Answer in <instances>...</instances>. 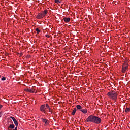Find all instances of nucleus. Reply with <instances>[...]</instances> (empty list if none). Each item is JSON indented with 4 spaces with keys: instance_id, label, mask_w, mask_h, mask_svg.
<instances>
[{
    "instance_id": "obj_23",
    "label": "nucleus",
    "mask_w": 130,
    "mask_h": 130,
    "mask_svg": "<svg viewBox=\"0 0 130 130\" xmlns=\"http://www.w3.org/2000/svg\"><path fill=\"white\" fill-rule=\"evenodd\" d=\"M2 115H3V114H2V112H0V117H2Z\"/></svg>"
},
{
    "instance_id": "obj_26",
    "label": "nucleus",
    "mask_w": 130,
    "mask_h": 130,
    "mask_svg": "<svg viewBox=\"0 0 130 130\" xmlns=\"http://www.w3.org/2000/svg\"><path fill=\"white\" fill-rule=\"evenodd\" d=\"M2 76L0 75V78H1Z\"/></svg>"
},
{
    "instance_id": "obj_5",
    "label": "nucleus",
    "mask_w": 130,
    "mask_h": 130,
    "mask_svg": "<svg viewBox=\"0 0 130 130\" xmlns=\"http://www.w3.org/2000/svg\"><path fill=\"white\" fill-rule=\"evenodd\" d=\"M10 118H11V119H12V120L13 121V122H14V124L16 125V126H18V121H17V120H16L15 117L11 116Z\"/></svg>"
},
{
    "instance_id": "obj_14",
    "label": "nucleus",
    "mask_w": 130,
    "mask_h": 130,
    "mask_svg": "<svg viewBox=\"0 0 130 130\" xmlns=\"http://www.w3.org/2000/svg\"><path fill=\"white\" fill-rule=\"evenodd\" d=\"M125 112H126L127 113L130 112V108H126L125 110Z\"/></svg>"
},
{
    "instance_id": "obj_18",
    "label": "nucleus",
    "mask_w": 130,
    "mask_h": 130,
    "mask_svg": "<svg viewBox=\"0 0 130 130\" xmlns=\"http://www.w3.org/2000/svg\"><path fill=\"white\" fill-rule=\"evenodd\" d=\"M43 13H44L45 15H46V14H47V10L44 11Z\"/></svg>"
},
{
    "instance_id": "obj_16",
    "label": "nucleus",
    "mask_w": 130,
    "mask_h": 130,
    "mask_svg": "<svg viewBox=\"0 0 130 130\" xmlns=\"http://www.w3.org/2000/svg\"><path fill=\"white\" fill-rule=\"evenodd\" d=\"M36 30L37 31V34H39V33H40V30H39V29L36 28Z\"/></svg>"
},
{
    "instance_id": "obj_10",
    "label": "nucleus",
    "mask_w": 130,
    "mask_h": 130,
    "mask_svg": "<svg viewBox=\"0 0 130 130\" xmlns=\"http://www.w3.org/2000/svg\"><path fill=\"white\" fill-rule=\"evenodd\" d=\"M81 112H82L83 113H84V114H86V113H87V112H88V110L86 109H81Z\"/></svg>"
},
{
    "instance_id": "obj_15",
    "label": "nucleus",
    "mask_w": 130,
    "mask_h": 130,
    "mask_svg": "<svg viewBox=\"0 0 130 130\" xmlns=\"http://www.w3.org/2000/svg\"><path fill=\"white\" fill-rule=\"evenodd\" d=\"M47 110L48 111H49V112H52V110L50 108V107H49V108H47Z\"/></svg>"
},
{
    "instance_id": "obj_19",
    "label": "nucleus",
    "mask_w": 130,
    "mask_h": 130,
    "mask_svg": "<svg viewBox=\"0 0 130 130\" xmlns=\"http://www.w3.org/2000/svg\"><path fill=\"white\" fill-rule=\"evenodd\" d=\"M2 81H6V77H3L2 79H1Z\"/></svg>"
},
{
    "instance_id": "obj_20",
    "label": "nucleus",
    "mask_w": 130,
    "mask_h": 130,
    "mask_svg": "<svg viewBox=\"0 0 130 130\" xmlns=\"http://www.w3.org/2000/svg\"><path fill=\"white\" fill-rule=\"evenodd\" d=\"M42 15H43V17H45V14L44 13V12L41 13Z\"/></svg>"
},
{
    "instance_id": "obj_17",
    "label": "nucleus",
    "mask_w": 130,
    "mask_h": 130,
    "mask_svg": "<svg viewBox=\"0 0 130 130\" xmlns=\"http://www.w3.org/2000/svg\"><path fill=\"white\" fill-rule=\"evenodd\" d=\"M55 3H56V4H60L59 0H55Z\"/></svg>"
},
{
    "instance_id": "obj_24",
    "label": "nucleus",
    "mask_w": 130,
    "mask_h": 130,
    "mask_svg": "<svg viewBox=\"0 0 130 130\" xmlns=\"http://www.w3.org/2000/svg\"><path fill=\"white\" fill-rule=\"evenodd\" d=\"M2 107H3V106L2 105H0V109L1 108H2Z\"/></svg>"
},
{
    "instance_id": "obj_13",
    "label": "nucleus",
    "mask_w": 130,
    "mask_h": 130,
    "mask_svg": "<svg viewBox=\"0 0 130 130\" xmlns=\"http://www.w3.org/2000/svg\"><path fill=\"white\" fill-rule=\"evenodd\" d=\"M76 111H77V109L74 108V109L73 110V111L72 112V115H75V114H76Z\"/></svg>"
},
{
    "instance_id": "obj_2",
    "label": "nucleus",
    "mask_w": 130,
    "mask_h": 130,
    "mask_svg": "<svg viewBox=\"0 0 130 130\" xmlns=\"http://www.w3.org/2000/svg\"><path fill=\"white\" fill-rule=\"evenodd\" d=\"M108 96L113 99V100H116L117 99V93L114 91H111L107 94Z\"/></svg>"
},
{
    "instance_id": "obj_9",
    "label": "nucleus",
    "mask_w": 130,
    "mask_h": 130,
    "mask_svg": "<svg viewBox=\"0 0 130 130\" xmlns=\"http://www.w3.org/2000/svg\"><path fill=\"white\" fill-rule=\"evenodd\" d=\"M26 92H29V93H34V90L33 89H25Z\"/></svg>"
},
{
    "instance_id": "obj_11",
    "label": "nucleus",
    "mask_w": 130,
    "mask_h": 130,
    "mask_svg": "<svg viewBox=\"0 0 130 130\" xmlns=\"http://www.w3.org/2000/svg\"><path fill=\"white\" fill-rule=\"evenodd\" d=\"M76 108H77V109H78V110H80V111H81V110L83 108H82V106H81V105H77L76 106Z\"/></svg>"
},
{
    "instance_id": "obj_21",
    "label": "nucleus",
    "mask_w": 130,
    "mask_h": 130,
    "mask_svg": "<svg viewBox=\"0 0 130 130\" xmlns=\"http://www.w3.org/2000/svg\"><path fill=\"white\" fill-rule=\"evenodd\" d=\"M46 37H47L48 38H49V37H50V36L48 35H46Z\"/></svg>"
},
{
    "instance_id": "obj_1",
    "label": "nucleus",
    "mask_w": 130,
    "mask_h": 130,
    "mask_svg": "<svg viewBox=\"0 0 130 130\" xmlns=\"http://www.w3.org/2000/svg\"><path fill=\"white\" fill-rule=\"evenodd\" d=\"M101 118L94 115H90L86 120V122H92L96 124H99L101 123Z\"/></svg>"
},
{
    "instance_id": "obj_8",
    "label": "nucleus",
    "mask_w": 130,
    "mask_h": 130,
    "mask_svg": "<svg viewBox=\"0 0 130 130\" xmlns=\"http://www.w3.org/2000/svg\"><path fill=\"white\" fill-rule=\"evenodd\" d=\"M42 18H44L43 14L42 13H39L37 16V19H41Z\"/></svg>"
},
{
    "instance_id": "obj_25",
    "label": "nucleus",
    "mask_w": 130,
    "mask_h": 130,
    "mask_svg": "<svg viewBox=\"0 0 130 130\" xmlns=\"http://www.w3.org/2000/svg\"><path fill=\"white\" fill-rule=\"evenodd\" d=\"M17 128H17V126H16L14 129H17Z\"/></svg>"
},
{
    "instance_id": "obj_12",
    "label": "nucleus",
    "mask_w": 130,
    "mask_h": 130,
    "mask_svg": "<svg viewBox=\"0 0 130 130\" xmlns=\"http://www.w3.org/2000/svg\"><path fill=\"white\" fill-rule=\"evenodd\" d=\"M43 122H44L45 124H48V120L46 119H42Z\"/></svg>"
},
{
    "instance_id": "obj_3",
    "label": "nucleus",
    "mask_w": 130,
    "mask_h": 130,
    "mask_svg": "<svg viewBox=\"0 0 130 130\" xmlns=\"http://www.w3.org/2000/svg\"><path fill=\"white\" fill-rule=\"evenodd\" d=\"M47 108H49V105H48V104H44L41 106L40 110L42 112H44V113H45L46 112V109H47Z\"/></svg>"
},
{
    "instance_id": "obj_6",
    "label": "nucleus",
    "mask_w": 130,
    "mask_h": 130,
    "mask_svg": "<svg viewBox=\"0 0 130 130\" xmlns=\"http://www.w3.org/2000/svg\"><path fill=\"white\" fill-rule=\"evenodd\" d=\"M63 20L66 22V23H69L71 21V18L69 17H64Z\"/></svg>"
},
{
    "instance_id": "obj_22",
    "label": "nucleus",
    "mask_w": 130,
    "mask_h": 130,
    "mask_svg": "<svg viewBox=\"0 0 130 130\" xmlns=\"http://www.w3.org/2000/svg\"><path fill=\"white\" fill-rule=\"evenodd\" d=\"M19 55L20 56H22V55H23V53H20Z\"/></svg>"
},
{
    "instance_id": "obj_7",
    "label": "nucleus",
    "mask_w": 130,
    "mask_h": 130,
    "mask_svg": "<svg viewBox=\"0 0 130 130\" xmlns=\"http://www.w3.org/2000/svg\"><path fill=\"white\" fill-rule=\"evenodd\" d=\"M15 128V125L14 124H10L9 126L8 127V130H12Z\"/></svg>"
},
{
    "instance_id": "obj_4",
    "label": "nucleus",
    "mask_w": 130,
    "mask_h": 130,
    "mask_svg": "<svg viewBox=\"0 0 130 130\" xmlns=\"http://www.w3.org/2000/svg\"><path fill=\"white\" fill-rule=\"evenodd\" d=\"M128 68V66L127 65V63H124L123 65V68L122 69V73H125L126 71L127 70V69Z\"/></svg>"
}]
</instances>
